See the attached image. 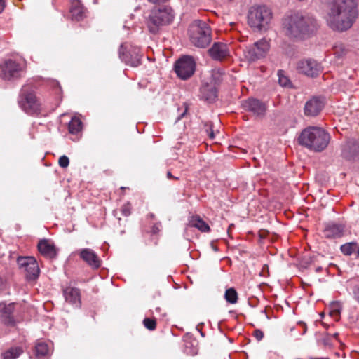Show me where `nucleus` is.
Wrapping results in <instances>:
<instances>
[{"mask_svg": "<svg viewBox=\"0 0 359 359\" xmlns=\"http://www.w3.org/2000/svg\"><path fill=\"white\" fill-rule=\"evenodd\" d=\"M22 353L23 350L21 347H11L1 354V358L2 359H17Z\"/></svg>", "mask_w": 359, "mask_h": 359, "instance_id": "393cba45", "label": "nucleus"}, {"mask_svg": "<svg viewBox=\"0 0 359 359\" xmlns=\"http://www.w3.org/2000/svg\"><path fill=\"white\" fill-rule=\"evenodd\" d=\"M45 160V156L42 158V161Z\"/></svg>", "mask_w": 359, "mask_h": 359, "instance_id": "4d7b16f0", "label": "nucleus"}, {"mask_svg": "<svg viewBox=\"0 0 359 359\" xmlns=\"http://www.w3.org/2000/svg\"><path fill=\"white\" fill-rule=\"evenodd\" d=\"M327 26L334 31L349 29L358 17L355 0H321Z\"/></svg>", "mask_w": 359, "mask_h": 359, "instance_id": "f257e3e1", "label": "nucleus"}, {"mask_svg": "<svg viewBox=\"0 0 359 359\" xmlns=\"http://www.w3.org/2000/svg\"><path fill=\"white\" fill-rule=\"evenodd\" d=\"M344 226L340 224L329 223L323 231L324 236L327 238H337L343 236Z\"/></svg>", "mask_w": 359, "mask_h": 359, "instance_id": "aec40b11", "label": "nucleus"}, {"mask_svg": "<svg viewBox=\"0 0 359 359\" xmlns=\"http://www.w3.org/2000/svg\"><path fill=\"white\" fill-rule=\"evenodd\" d=\"M222 74L219 70H215L212 72V77L215 84H217L222 79Z\"/></svg>", "mask_w": 359, "mask_h": 359, "instance_id": "c9c22d12", "label": "nucleus"}, {"mask_svg": "<svg viewBox=\"0 0 359 359\" xmlns=\"http://www.w3.org/2000/svg\"><path fill=\"white\" fill-rule=\"evenodd\" d=\"M189 34L191 43L198 48H205L212 39L210 26L202 20H195L190 25Z\"/></svg>", "mask_w": 359, "mask_h": 359, "instance_id": "423d86ee", "label": "nucleus"}, {"mask_svg": "<svg viewBox=\"0 0 359 359\" xmlns=\"http://www.w3.org/2000/svg\"><path fill=\"white\" fill-rule=\"evenodd\" d=\"M82 121L77 117H74L71 119L68 126V130L72 135H77L82 130Z\"/></svg>", "mask_w": 359, "mask_h": 359, "instance_id": "a878e982", "label": "nucleus"}, {"mask_svg": "<svg viewBox=\"0 0 359 359\" xmlns=\"http://www.w3.org/2000/svg\"><path fill=\"white\" fill-rule=\"evenodd\" d=\"M355 258H359V243H357V248H355Z\"/></svg>", "mask_w": 359, "mask_h": 359, "instance_id": "de8ad7c7", "label": "nucleus"}, {"mask_svg": "<svg viewBox=\"0 0 359 359\" xmlns=\"http://www.w3.org/2000/svg\"><path fill=\"white\" fill-rule=\"evenodd\" d=\"M36 86L33 81L24 85L20 90L18 104L27 114L38 116L41 113V106L36 95Z\"/></svg>", "mask_w": 359, "mask_h": 359, "instance_id": "20e7f679", "label": "nucleus"}, {"mask_svg": "<svg viewBox=\"0 0 359 359\" xmlns=\"http://www.w3.org/2000/svg\"><path fill=\"white\" fill-rule=\"evenodd\" d=\"M35 359H45V341H38L34 349Z\"/></svg>", "mask_w": 359, "mask_h": 359, "instance_id": "bb28decb", "label": "nucleus"}, {"mask_svg": "<svg viewBox=\"0 0 359 359\" xmlns=\"http://www.w3.org/2000/svg\"><path fill=\"white\" fill-rule=\"evenodd\" d=\"M211 247L212 248V250L215 252H217L218 251V248L217 246L214 245L213 244H211Z\"/></svg>", "mask_w": 359, "mask_h": 359, "instance_id": "3c124183", "label": "nucleus"}, {"mask_svg": "<svg viewBox=\"0 0 359 359\" xmlns=\"http://www.w3.org/2000/svg\"><path fill=\"white\" fill-rule=\"evenodd\" d=\"M80 258L93 269H98L101 261L94 250L90 248H83L78 252Z\"/></svg>", "mask_w": 359, "mask_h": 359, "instance_id": "a211bd4d", "label": "nucleus"}, {"mask_svg": "<svg viewBox=\"0 0 359 359\" xmlns=\"http://www.w3.org/2000/svg\"><path fill=\"white\" fill-rule=\"evenodd\" d=\"M70 13L74 20L79 21L86 17V8L81 4L80 1H74L72 4Z\"/></svg>", "mask_w": 359, "mask_h": 359, "instance_id": "4be33fe9", "label": "nucleus"}, {"mask_svg": "<svg viewBox=\"0 0 359 359\" xmlns=\"http://www.w3.org/2000/svg\"><path fill=\"white\" fill-rule=\"evenodd\" d=\"M4 287V283L3 279L0 277V290H2Z\"/></svg>", "mask_w": 359, "mask_h": 359, "instance_id": "09e8293b", "label": "nucleus"}, {"mask_svg": "<svg viewBox=\"0 0 359 359\" xmlns=\"http://www.w3.org/2000/svg\"><path fill=\"white\" fill-rule=\"evenodd\" d=\"M330 135L323 128L309 126L304 128L298 137L300 145L314 152H321L328 146Z\"/></svg>", "mask_w": 359, "mask_h": 359, "instance_id": "7ed1b4c3", "label": "nucleus"}, {"mask_svg": "<svg viewBox=\"0 0 359 359\" xmlns=\"http://www.w3.org/2000/svg\"><path fill=\"white\" fill-rule=\"evenodd\" d=\"M36 126H42V123L41 122L34 121L33 123V127H36Z\"/></svg>", "mask_w": 359, "mask_h": 359, "instance_id": "8fccbe9b", "label": "nucleus"}, {"mask_svg": "<svg viewBox=\"0 0 359 359\" xmlns=\"http://www.w3.org/2000/svg\"><path fill=\"white\" fill-rule=\"evenodd\" d=\"M325 105L324 100L320 97H313L304 105V114L307 116H316L322 111Z\"/></svg>", "mask_w": 359, "mask_h": 359, "instance_id": "dca6fc26", "label": "nucleus"}, {"mask_svg": "<svg viewBox=\"0 0 359 359\" xmlns=\"http://www.w3.org/2000/svg\"><path fill=\"white\" fill-rule=\"evenodd\" d=\"M59 165L61 168H67L69 164V158L66 156H62L60 157L58 161Z\"/></svg>", "mask_w": 359, "mask_h": 359, "instance_id": "e433bc0d", "label": "nucleus"}, {"mask_svg": "<svg viewBox=\"0 0 359 359\" xmlns=\"http://www.w3.org/2000/svg\"><path fill=\"white\" fill-rule=\"evenodd\" d=\"M187 108L186 107L184 110V111L182 113H181L178 117L177 118V120L176 121H180V119H182L184 116L185 114H187Z\"/></svg>", "mask_w": 359, "mask_h": 359, "instance_id": "c03bdc74", "label": "nucleus"}, {"mask_svg": "<svg viewBox=\"0 0 359 359\" xmlns=\"http://www.w3.org/2000/svg\"><path fill=\"white\" fill-rule=\"evenodd\" d=\"M285 34L290 39L302 41L310 38L317 31V20L308 13L294 12L283 20Z\"/></svg>", "mask_w": 359, "mask_h": 359, "instance_id": "f03ea898", "label": "nucleus"}, {"mask_svg": "<svg viewBox=\"0 0 359 359\" xmlns=\"http://www.w3.org/2000/svg\"><path fill=\"white\" fill-rule=\"evenodd\" d=\"M224 297L229 303L236 304L238 301L237 292L233 287L229 288L225 292Z\"/></svg>", "mask_w": 359, "mask_h": 359, "instance_id": "c85d7f7f", "label": "nucleus"}, {"mask_svg": "<svg viewBox=\"0 0 359 359\" xmlns=\"http://www.w3.org/2000/svg\"><path fill=\"white\" fill-rule=\"evenodd\" d=\"M24 72L23 62L8 59L0 64V77L4 81H16L22 76Z\"/></svg>", "mask_w": 359, "mask_h": 359, "instance_id": "6e6552de", "label": "nucleus"}, {"mask_svg": "<svg viewBox=\"0 0 359 359\" xmlns=\"http://www.w3.org/2000/svg\"><path fill=\"white\" fill-rule=\"evenodd\" d=\"M210 57L215 61H222L230 55L229 46L223 42H215L208 50Z\"/></svg>", "mask_w": 359, "mask_h": 359, "instance_id": "2eb2a0df", "label": "nucleus"}, {"mask_svg": "<svg viewBox=\"0 0 359 359\" xmlns=\"http://www.w3.org/2000/svg\"><path fill=\"white\" fill-rule=\"evenodd\" d=\"M190 226L198 229L201 232H209V225L199 217H193L189 222Z\"/></svg>", "mask_w": 359, "mask_h": 359, "instance_id": "b1692460", "label": "nucleus"}, {"mask_svg": "<svg viewBox=\"0 0 359 359\" xmlns=\"http://www.w3.org/2000/svg\"><path fill=\"white\" fill-rule=\"evenodd\" d=\"M278 83L281 86L289 87L291 86L290 80L283 70L278 72Z\"/></svg>", "mask_w": 359, "mask_h": 359, "instance_id": "c756f323", "label": "nucleus"}, {"mask_svg": "<svg viewBox=\"0 0 359 359\" xmlns=\"http://www.w3.org/2000/svg\"><path fill=\"white\" fill-rule=\"evenodd\" d=\"M149 2L153 4H163L167 2L168 0H148Z\"/></svg>", "mask_w": 359, "mask_h": 359, "instance_id": "49530a36", "label": "nucleus"}, {"mask_svg": "<svg viewBox=\"0 0 359 359\" xmlns=\"http://www.w3.org/2000/svg\"><path fill=\"white\" fill-rule=\"evenodd\" d=\"M270 50L269 41L263 38L248 46L243 50V55L246 60L250 62H255L266 57Z\"/></svg>", "mask_w": 359, "mask_h": 359, "instance_id": "1a4fd4ad", "label": "nucleus"}, {"mask_svg": "<svg viewBox=\"0 0 359 359\" xmlns=\"http://www.w3.org/2000/svg\"><path fill=\"white\" fill-rule=\"evenodd\" d=\"M174 69L179 78L187 80L194 74L196 70V62L193 57L184 55L176 61Z\"/></svg>", "mask_w": 359, "mask_h": 359, "instance_id": "9b49d317", "label": "nucleus"}, {"mask_svg": "<svg viewBox=\"0 0 359 359\" xmlns=\"http://www.w3.org/2000/svg\"><path fill=\"white\" fill-rule=\"evenodd\" d=\"M143 325L147 329L154 330L156 327V322L155 319L146 318L143 320Z\"/></svg>", "mask_w": 359, "mask_h": 359, "instance_id": "473e14b6", "label": "nucleus"}, {"mask_svg": "<svg viewBox=\"0 0 359 359\" xmlns=\"http://www.w3.org/2000/svg\"><path fill=\"white\" fill-rule=\"evenodd\" d=\"M48 344H46V357L49 355V350L48 348Z\"/></svg>", "mask_w": 359, "mask_h": 359, "instance_id": "864d4df0", "label": "nucleus"}, {"mask_svg": "<svg viewBox=\"0 0 359 359\" xmlns=\"http://www.w3.org/2000/svg\"><path fill=\"white\" fill-rule=\"evenodd\" d=\"M38 250L41 255L45 256V238L41 239L39 242Z\"/></svg>", "mask_w": 359, "mask_h": 359, "instance_id": "58836bf2", "label": "nucleus"}, {"mask_svg": "<svg viewBox=\"0 0 359 359\" xmlns=\"http://www.w3.org/2000/svg\"><path fill=\"white\" fill-rule=\"evenodd\" d=\"M57 255V249L53 243L46 239V257L55 258Z\"/></svg>", "mask_w": 359, "mask_h": 359, "instance_id": "7c9ffc66", "label": "nucleus"}, {"mask_svg": "<svg viewBox=\"0 0 359 359\" xmlns=\"http://www.w3.org/2000/svg\"><path fill=\"white\" fill-rule=\"evenodd\" d=\"M166 176H167V178L169 180H172V179L176 180H179V177L173 176L172 175V173L170 172V171L167 172Z\"/></svg>", "mask_w": 359, "mask_h": 359, "instance_id": "79ce46f5", "label": "nucleus"}, {"mask_svg": "<svg viewBox=\"0 0 359 359\" xmlns=\"http://www.w3.org/2000/svg\"><path fill=\"white\" fill-rule=\"evenodd\" d=\"M5 6V0H0V13L4 10Z\"/></svg>", "mask_w": 359, "mask_h": 359, "instance_id": "a18cd8bd", "label": "nucleus"}, {"mask_svg": "<svg viewBox=\"0 0 359 359\" xmlns=\"http://www.w3.org/2000/svg\"><path fill=\"white\" fill-rule=\"evenodd\" d=\"M118 53L119 57L127 65L135 67L141 64L142 53L140 48L121 44Z\"/></svg>", "mask_w": 359, "mask_h": 359, "instance_id": "9d476101", "label": "nucleus"}, {"mask_svg": "<svg viewBox=\"0 0 359 359\" xmlns=\"http://www.w3.org/2000/svg\"><path fill=\"white\" fill-rule=\"evenodd\" d=\"M315 271L318 273V272L322 271V267L321 266H318V267L316 268Z\"/></svg>", "mask_w": 359, "mask_h": 359, "instance_id": "603ef678", "label": "nucleus"}, {"mask_svg": "<svg viewBox=\"0 0 359 359\" xmlns=\"http://www.w3.org/2000/svg\"><path fill=\"white\" fill-rule=\"evenodd\" d=\"M354 298L359 303V288L354 290Z\"/></svg>", "mask_w": 359, "mask_h": 359, "instance_id": "37998d69", "label": "nucleus"}, {"mask_svg": "<svg viewBox=\"0 0 359 359\" xmlns=\"http://www.w3.org/2000/svg\"><path fill=\"white\" fill-rule=\"evenodd\" d=\"M297 69L299 73L310 77H316L321 71V67L312 59L302 60L297 62Z\"/></svg>", "mask_w": 359, "mask_h": 359, "instance_id": "4468645a", "label": "nucleus"}, {"mask_svg": "<svg viewBox=\"0 0 359 359\" xmlns=\"http://www.w3.org/2000/svg\"><path fill=\"white\" fill-rule=\"evenodd\" d=\"M355 248H357V243L351 242L342 245L340 249L344 255L350 256L355 254Z\"/></svg>", "mask_w": 359, "mask_h": 359, "instance_id": "cd10ccee", "label": "nucleus"}, {"mask_svg": "<svg viewBox=\"0 0 359 359\" xmlns=\"http://www.w3.org/2000/svg\"><path fill=\"white\" fill-rule=\"evenodd\" d=\"M334 54L336 57L340 58L346 54L347 50L342 43L336 44L333 48Z\"/></svg>", "mask_w": 359, "mask_h": 359, "instance_id": "2f4dec72", "label": "nucleus"}, {"mask_svg": "<svg viewBox=\"0 0 359 359\" xmlns=\"http://www.w3.org/2000/svg\"><path fill=\"white\" fill-rule=\"evenodd\" d=\"M253 335L255 336L257 341H261L264 337L263 332L258 329L254 331Z\"/></svg>", "mask_w": 359, "mask_h": 359, "instance_id": "ea45409f", "label": "nucleus"}, {"mask_svg": "<svg viewBox=\"0 0 359 359\" xmlns=\"http://www.w3.org/2000/svg\"><path fill=\"white\" fill-rule=\"evenodd\" d=\"M20 270L25 273L27 280H35L39 274V267L33 257H19L17 260Z\"/></svg>", "mask_w": 359, "mask_h": 359, "instance_id": "f8f14e48", "label": "nucleus"}, {"mask_svg": "<svg viewBox=\"0 0 359 359\" xmlns=\"http://www.w3.org/2000/svg\"><path fill=\"white\" fill-rule=\"evenodd\" d=\"M341 156L348 160L355 159L359 154V144L355 140L347 141L342 145Z\"/></svg>", "mask_w": 359, "mask_h": 359, "instance_id": "6ab92c4d", "label": "nucleus"}, {"mask_svg": "<svg viewBox=\"0 0 359 359\" xmlns=\"http://www.w3.org/2000/svg\"><path fill=\"white\" fill-rule=\"evenodd\" d=\"M156 311L159 312L161 311V308L160 307H156Z\"/></svg>", "mask_w": 359, "mask_h": 359, "instance_id": "6e6d98bb", "label": "nucleus"}, {"mask_svg": "<svg viewBox=\"0 0 359 359\" xmlns=\"http://www.w3.org/2000/svg\"><path fill=\"white\" fill-rule=\"evenodd\" d=\"M205 126L207 127L205 128V132H206L208 136L210 139L213 140L215 138V133H214V131H213V130L212 128V124H210H210H205Z\"/></svg>", "mask_w": 359, "mask_h": 359, "instance_id": "4c0bfd02", "label": "nucleus"}, {"mask_svg": "<svg viewBox=\"0 0 359 359\" xmlns=\"http://www.w3.org/2000/svg\"><path fill=\"white\" fill-rule=\"evenodd\" d=\"M15 304L0 302V321L7 325H14L15 319L13 316Z\"/></svg>", "mask_w": 359, "mask_h": 359, "instance_id": "f3484780", "label": "nucleus"}, {"mask_svg": "<svg viewBox=\"0 0 359 359\" xmlns=\"http://www.w3.org/2000/svg\"><path fill=\"white\" fill-rule=\"evenodd\" d=\"M158 231V227H156V226H154V228H153V232H154V233H156Z\"/></svg>", "mask_w": 359, "mask_h": 359, "instance_id": "5fc2aeb1", "label": "nucleus"}, {"mask_svg": "<svg viewBox=\"0 0 359 359\" xmlns=\"http://www.w3.org/2000/svg\"><path fill=\"white\" fill-rule=\"evenodd\" d=\"M339 303H334L333 305H332V311L333 312H335L337 313V314H339L340 313V310H339Z\"/></svg>", "mask_w": 359, "mask_h": 359, "instance_id": "a19ab883", "label": "nucleus"}, {"mask_svg": "<svg viewBox=\"0 0 359 359\" xmlns=\"http://www.w3.org/2000/svg\"><path fill=\"white\" fill-rule=\"evenodd\" d=\"M202 99L208 102H213L217 97V89L215 86L205 85L200 89Z\"/></svg>", "mask_w": 359, "mask_h": 359, "instance_id": "5701e85b", "label": "nucleus"}, {"mask_svg": "<svg viewBox=\"0 0 359 359\" xmlns=\"http://www.w3.org/2000/svg\"><path fill=\"white\" fill-rule=\"evenodd\" d=\"M65 301L78 307L81 304L79 290L75 287H67L63 290Z\"/></svg>", "mask_w": 359, "mask_h": 359, "instance_id": "412c9836", "label": "nucleus"}, {"mask_svg": "<svg viewBox=\"0 0 359 359\" xmlns=\"http://www.w3.org/2000/svg\"><path fill=\"white\" fill-rule=\"evenodd\" d=\"M242 106L245 110L250 112L256 118H263L267 109L265 103L252 97L243 101Z\"/></svg>", "mask_w": 359, "mask_h": 359, "instance_id": "ddd939ff", "label": "nucleus"}, {"mask_svg": "<svg viewBox=\"0 0 359 359\" xmlns=\"http://www.w3.org/2000/svg\"><path fill=\"white\" fill-rule=\"evenodd\" d=\"M121 211L123 216H129L131 213V205L129 203L124 204L123 205H122Z\"/></svg>", "mask_w": 359, "mask_h": 359, "instance_id": "f704fd0d", "label": "nucleus"}, {"mask_svg": "<svg viewBox=\"0 0 359 359\" xmlns=\"http://www.w3.org/2000/svg\"><path fill=\"white\" fill-rule=\"evenodd\" d=\"M174 15L170 6L153 9L147 21L148 29L151 33H156L161 27L166 25L173 20Z\"/></svg>", "mask_w": 359, "mask_h": 359, "instance_id": "0eeeda50", "label": "nucleus"}, {"mask_svg": "<svg viewBox=\"0 0 359 359\" xmlns=\"http://www.w3.org/2000/svg\"><path fill=\"white\" fill-rule=\"evenodd\" d=\"M53 86L55 88L56 95H60L62 92L61 87L57 81L53 80H46V86Z\"/></svg>", "mask_w": 359, "mask_h": 359, "instance_id": "72a5a7b5", "label": "nucleus"}, {"mask_svg": "<svg viewBox=\"0 0 359 359\" xmlns=\"http://www.w3.org/2000/svg\"><path fill=\"white\" fill-rule=\"evenodd\" d=\"M248 19L252 28L258 31L266 30L272 19V12L266 6H254L249 10Z\"/></svg>", "mask_w": 359, "mask_h": 359, "instance_id": "39448f33", "label": "nucleus"}]
</instances>
